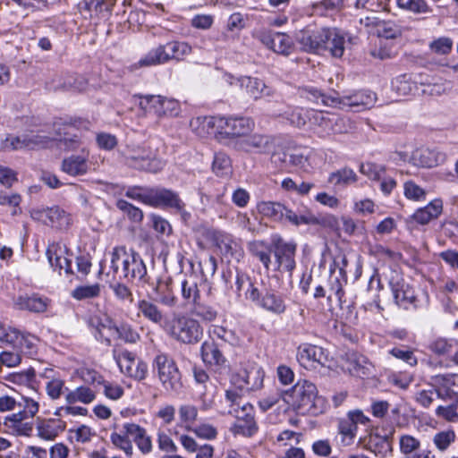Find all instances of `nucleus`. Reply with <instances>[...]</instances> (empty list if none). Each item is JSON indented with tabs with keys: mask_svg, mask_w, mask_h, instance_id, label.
<instances>
[{
	"mask_svg": "<svg viewBox=\"0 0 458 458\" xmlns=\"http://www.w3.org/2000/svg\"><path fill=\"white\" fill-rule=\"evenodd\" d=\"M116 207L133 222H140L143 218L142 211L125 200H118Z\"/></svg>",
	"mask_w": 458,
	"mask_h": 458,
	"instance_id": "58",
	"label": "nucleus"
},
{
	"mask_svg": "<svg viewBox=\"0 0 458 458\" xmlns=\"http://www.w3.org/2000/svg\"><path fill=\"white\" fill-rule=\"evenodd\" d=\"M458 374H445L436 375L432 377L434 386L436 387L437 395L438 398L445 400L454 395L455 387L453 384L454 377Z\"/></svg>",
	"mask_w": 458,
	"mask_h": 458,
	"instance_id": "29",
	"label": "nucleus"
},
{
	"mask_svg": "<svg viewBox=\"0 0 458 458\" xmlns=\"http://www.w3.org/2000/svg\"><path fill=\"white\" fill-rule=\"evenodd\" d=\"M393 293L396 303L406 307L408 304H413L416 300L414 290L407 284H398L393 288Z\"/></svg>",
	"mask_w": 458,
	"mask_h": 458,
	"instance_id": "39",
	"label": "nucleus"
},
{
	"mask_svg": "<svg viewBox=\"0 0 458 458\" xmlns=\"http://www.w3.org/2000/svg\"><path fill=\"white\" fill-rule=\"evenodd\" d=\"M329 181L335 184H350L357 181V175L352 169L344 168L331 174Z\"/></svg>",
	"mask_w": 458,
	"mask_h": 458,
	"instance_id": "53",
	"label": "nucleus"
},
{
	"mask_svg": "<svg viewBox=\"0 0 458 458\" xmlns=\"http://www.w3.org/2000/svg\"><path fill=\"white\" fill-rule=\"evenodd\" d=\"M158 294V301L167 307H174L177 302V298L170 287L168 283H159L157 286Z\"/></svg>",
	"mask_w": 458,
	"mask_h": 458,
	"instance_id": "47",
	"label": "nucleus"
},
{
	"mask_svg": "<svg viewBox=\"0 0 458 458\" xmlns=\"http://www.w3.org/2000/svg\"><path fill=\"white\" fill-rule=\"evenodd\" d=\"M437 394L436 387L434 384L431 386L429 389H420L418 390L415 394V401L423 408H428L433 401L434 395Z\"/></svg>",
	"mask_w": 458,
	"mask_h": 458,
	"instance_id": "64",
	"label": "nucleus"
},
{
	"mask_svg": "<svg viewBox=\"0 0 458 458\" xmlns=\"http://www.w3.org/2000/svg\"><path fill=\"white\" fill-rule=\"evenodd\" d=\"M104 319L100 318L96 326L97 334L96 337L98 339L103 340L106 343V344L110 345L112 339L114 335V323L107 317L104 316Z\"/></svg>",
	"mask_w": 458,
	"mask_h": 458,
	"instance_id": "43",
	"label": "nucleus"
},
{
	"mask_svg": "<svg viewBox=\"0 0 458 458\" xmlns=\"http://www.w3.org/2000/svg\"><path fill=\"white\" fill-rule=\"evenodd\" d=\"M148 205L153 208H171L181 214L183 220H187L191 215L185 210V203L179 194L164 187L149 188Z\"/></svg>",
	"mask_w": 458,
	"mask_h": 458,
	"instance_id": "9",
	"label": "nucleus"
},
{
	"mask_svg": "<svg viewBox=\"0 0 458 458\" xmlns=\"http://www.w3.org/2000/svg\"><path fill=\"white\" fill-rule=\"evenodd\" d=\"M457 345L458 342L456 340L438 338L430 344L429 348L433 352L438 355H444L450 353L453 349H454V346Z\"/></svg>",
	"mask_w": 458,
	"mask_h": 458,
	"instance_id": "54",
	"label": "nucleus"
},
{
	"mask_svg": "<svg viewBox=\"0 0 458 458\" xmlns=\"http://www.w3.org/2000/svg\"><path fill=\"white\" fill-rule=\"evenodd\" d=\"M445 154L428 148L415 149L411 156V162L419 167H433L444 163Z\"/></svg>",
	"mask_w": 458,
	"mask_h": 458,
	"instance_id": "22",
	"label": "nucleus"
},
{
	"mask_svg": "<svg viewBox=\"0 0 458 458\" xmlns=\"http://www.w3.org/2000/svg\"><path fill=\"white\" fill-rule=\"evenodd\" d=\"M403 190L405 197L411 200L420 201L426 197L425 190L412 181L406 182L403 185Z\"/></svg>",
	"mask_w": 458,
	"mask_h": 458,
	"instance_id": "60",
	"label": "nucleus"
},
{
	"mask_svg": "<svg viewBox=\"0 0 458 458\" xmlns=\"http://www.w3.org/2000/svg\"><path fill=\"white\" fill-rule=\"evenodd\" d=\"M121 261L122 273L125 278H142L146 275V267L140 259L132 253L126 252L124 248H116V262Z\"/></svg>",
	"mask_w": 458,
	"mask_h": 458,
	"instance_id": "18",
	"label": "nucleus"
},
{
	"mask_svg": "<svg viewBox=\"0 0 458 458\" xmlns=\"http://www.w3.org/2000/svg\"><path fill=\"white\" fill-rule=\"evenodd\" d=\"M328 35V29H311L307 27L299 31L296 39L301 44L303 50L308 52L319 51L326 46L325 40L327 38Z\"/></svg>",
	"mask_w": 458,
	"mask_h": 458,
	"instance_id": "17",
	"label": "nucleus"
},
{
	"mask_svg": "<svg viewBox=\"0 0 458 458\" xmlns=\"http://www.w3.org/2000/svg\"><path fill=\"white\" fill-rule=\"evenodd\" d=\"M139 313L137 316L140 314L148 320L154 324H158L162 327L164 323V313L162 310L154 302L148 300H140L137 304Z\"/></svg>",
	"mask_w": 458,
	"mask_h": 458,
	"instance_id": "31",
	"label": "nucleus"
},
{
	"mask_svg": "<svg viewBox=\"0 0 458 458\" xmlns=\"http://www.w3.org/2000/svg\"><path fill=\"white\" fill-rule=\"evenodd\" d=\"M256 38L267 48L280 55H289L294 47L292 38L284 32L261 30Z\"/></svg>",
	"mask_w": 458,
	"mask_h": 458,
	"instance_id": "14",
	"label": "nucleus"
},
{
	"mask_svg": "<svg viewBox=\"0 0 458 458\" xmlns=\"http://www.w3.org/2000/svg\"><path fill=\"white\" fill-rule=\"evenodd\" d=\"M296 356L299 363L307 369H315L316 364L324 366L328 360L327 353L322 347L310 344H301Z\"/></svg>",
	"mask_w": 458,
	"mask_h": 458,
	"instance_id": "20",
	"label": "nucleus"
},
{
	"mask_svg": "<svg viewBox=\"0 0 458 458\" xmlns=\"http://www.w3.org/2000/svg\"><path fill=\"white\" fill-rule=\"evenodd\" d=\"M199 417V410L197 406L186 403H182L178 408V420L179 424L184 428L186 430L190 431L191 429Z\"/></svg>",
	"mask_w": 458,
	"mask_h": 458,
	"instance_id": "33",
	"label": "nucleus"
},
{
	"mask_svg": "<svg viewBox=\"0 0 458 458\" xmlns=\"http://www.w3.org/2000/svg\"><path fill=\"white\" fill-rule=\"evenodd\" d=\"M328 34L323 49L328 50L335 57H341L344 52V37L336 30L328 29Z\"/></svg>",
	"mask_w": 458,
	"mask_h": 458,
	"instance_id": "36",
	"label": "nucleus"
},
{
	"mask_svg": "<svg viewBox=\"0 0 458 458\" xmlns=\"http://www.w3.org/2000/svg\"><path fill=\"white\" fill-rule=\"evenodd\" d=\"M301 94L310 101L324 106L350 108L356 112L369 109L377 101L375 93L369 90H359L341 98L327 96L320 89L305 86L301 88Z\"/></svg>",
	"mask_w": 458,
	"mask_h": 458,
	"instance_id": "2",
	"label": "nucleus"
},
{
	"mask_svg": "<svg viewBox=\"0 0 458 458\" xmlns=\"http://www.w3.org/2000/svg\"><path fill=\"white\" fill-rule=\"evenodd\" d=\"M357 429L358 427L355 425V423L350 421L348 419L341 420L339 423L338 430L339 433L343 436V442L346 441V445L352 443L356 436Z\"/></svg>",
	"mask_w": 458,
	"mask_h": 458,
	"instance_id": "55",
	"label": "nucleus"
},
{
	"mask_svg": "<svg viewBox=\"0 0 458 458\" xmlns=\"http://www.w3.org/2000/svg\"><path fill=\"white\" fill-rule=\"evenodd\" d=\"M377 33L379 37L387 39L396 38L402 35V29L393 21H381Z\"/></svg>",
	"mask_w": 458,
	"mask_h": 458,
	"instance_id": "51",
	"label": "nucleus"
},
{
	"mask_svg": "<svg viewBox=\"0 0 458 458\" xmlns=\"http://www.w3.org/2000/svg\"><path fill=\"white\" fill-rule=\"evenodd\" d=\"M26 400H32L30 397H21L20 400H16L15 398L10 395H2L0 396V411H11L17 410L19 411L22 407H24Z\"/></svg>",
	"mask_w": 458,
	"mask_h": 458,
	"instance_id": "52",
	"label": "nucleus"
},
{
	"mask_svg": "<svg viewBox=\"0 0 458 458\" xmlns=\"http://www.w3.org/2000/svg\"><path fill=\"white\" fill-rule=\"evenodd\" d=\"M191 313L192 315L208 322L215 320L217 316V312L215 309L209 305L201 303L200 300L192 305Z\"/></svg>",
	"mask_w": 458,
	"mask_h": 458,
	"instance_id": "48",
	"label": "nucleus"
},
{
	"mask_svg": "<svg viewBox=\"0 0 458 458\" xmlns=\"http://www.w3.org/2000/svg\"><path fill=\"white\" fill-rule=\"evenodd\" d=\"M132 440L143 454L151 451V440L146 435L145 429L134 423H124L120 434H116V447L118 446L126 455L130 456L132 454Z\"/></svg>",
	"mask_w": 458,
	"mask_h": 458,
	"instance_id": "7",
	"label": "nucleus"
},
{
	"mask_svg": "<svg viewBox=\"0 0 458 458\" xmlns=\"http://www.w3.org/2000/svg\"><path fill=\"white\" fill-rule=\"evenodd\" d=\"M400 451L404 458H421L420 441L411 435H403L399 440Z\"/></svg>",
	"mask_w": 458,
	"mask_h": 458,
	"instance_id": "37",
	"label": "nucleus"
},
{
	"mask_svg": "<svg viewBox=\"0 0 458 458\" xmlns=\"http://www.w3.org/2000/svg\"><path fill=\"white\" fill-rule=\"evenodd\" d=\"M72 75H56L50 82H47V87L51 90H70L72 89Z\"/></svg>",
	"mask_w": 458,
	"mask_h": 458,
	"instance_id": "57",
	"label": "nucleus"
},
{
	"mask_svg": "<svg viewBox=\"0 0 458 458\" xmlns=\"http://www.w3.org/2000/svg\"><path fill=\"white\" fill-rule=\"evenodd\" d=\"M442 210L443 202L441 199H437L429 202L426 207L416 210L412 217L417 223L426 225L431 220L437 218Z\"/></svg>",
	"mask_w": 458,
	"mask_h": 458,
	"instance_id": "30",
	"label": "nucleus"
},
{
	"mask_svg": "<svg viewBox=\"0 0 458 458\" xmlns=\"http://www.w3.org/2000/svg\"><path fill=\"white\" fill-rule=\"evenodd\" d=\"M190 431L193 432L199 438L205 440H213L218 434L216 428L208 422L195 425Z\"/></svg>",
	"mask_w": 458,
	"mask_h": 458,
	"instance_id": "50",
	"label": "nucleus"
},
{
	"mask_svg": "<svg viewBox=\"0 0 458 458\" xmlns=\"http://www.w3.org/2000/svg\"><path fill=\"white\" fill-rule=\"evenodd\" d=\"M89 152L82 149L81 155H72L63 160L62 170L72 175H83L88 172Z\"/></svg>",
	"mask_w": 458,
	"mask_h": 458,
	"instance_id": "26",
	"label": "nucleus"
},
{
	"mask_svg": "<svg viewBox=\"0 0 458 458\" xmlns=\"http://www.w3.org/2000/svg\"><path fill=\"white\" fill-rule=\"evenodd\" d=\"M316 386L307 380L298 381L291 390L283 395L284 401L294 411H308L317 397Z\"/></svg>",
	"mask_w": 458,
	"mask_h": 458,
	"instance_id": "8",
	"label": "nucleus"
},
{
	"mask_svg": "<svg viewBox=\"0 0 458 458\" xmlns=\"http://www.w3.org/2000/svg\"><path fill=\"white\" fill-rule=\"evenodd\" d=\"M95 399V393L87 386H80L76 389L70 391L65 400L68 403H73L77 402L89 403Z\"/></svg>",
	"mask_w": 458,
	"mask_h": 458,
	"instance_id": "42",
	"label": "nucleus"
},
{
	"mask_svg": "<svg viewBox=\"0 0 458 458\" xmlns=\"http://www.w3.org/2000/svg\"><path fill=\"white\" fill-rule=\"evenodd\" d=\"M258 212L275 222H283L284 205L276 201H261L257 205Z\"/></svg>",
	"mask_w": 458,
	"mask_h": 458,
	"instance_id": "34",
	"label": "nucleus"
},
{
	"mask_svg": "<svg viewBox=\"0 0 458 458\" xmlns=\"http://www.w3.org/2000/svg\"><path fill=\"white\" fill-rule=\"evenodd\" d=\"M65 250L58 243L49 244L46 254L50 266L59 274L64 270L66 274L72 273L71 260L64 256Z\"/></svg>",
	"mask_w": 458,
	"mask_h": 458,
	"instance_id": "24",
	"label": "nucleus"
},
{
	"mask_svg": "<svg viewBox=\"0 0 458 458\" xmlns=\"http://www.w3.org/2000/svg\"><path fill=\"white\" fill-rule=\"evenodd\" d=\"M0 341L5 342L12 344L17 343L22 347L23 342L27 344V347H30L27 337H25L20 331L15 328L7 327L0 321Z\"/></svg>",
	"mask_w": 458,
	"mask_h": 458,
	"instance_id": "38",
	"label": "nucleus"
},
{
	"mask_svg": "<svg viewBox=\"0 0 458 458\" xmlns=\"http://www.w3.org/2000/svg\"><path fill=\"white\" fill-rule=\"evenodd\" d=\"M48 305L49 300L37 293L21 295L14 301V307L17 310L37 313L46 311Z\"/></svg>",
	"mask_w": 458,
	"mask_h": 458,
	"instance_id": "25",
	"label": "nucleus"
},
{
	"mask_svg": "<svg viewBox=\"0 0 458 458\" xmlns=\"http://www.w3.org/2000/svg\"><path fill=\"white\" fill-rule=\"evenodd\" d=\"M453 47V41L447 37H442L432 41L429 45L430 50L437 55H446Z\"/></svg>",
	"mask_w": 458,
	"mask_h": 458,
	"instance_id": "62",
	"label": "nucleus"
},
{
	"mask_svg": "<svg viewBox=\"0 0 458 458\" xmlns=\"http://www.w3.org/2000/svg\"><path fill=\"white\" fill-rule=\"evenodd\" d=\"M249 250L257 258L267 270L271 265V253L274 252L271 246L263 241H253L249 243Z\"/></svg>",
	"mask_w": 458,
	"mask_h": 458,
	"instance_id": "32",
	"label": "nucleus"
},
{
	"mask_svg": "<svg viewBox=\"0 0 458 458\" xmlns=\"http://www.w3.org/2000/svg\"><path fill=\"white\" fill-rule=\"evenodd\" d=\"M191 53V47L182 41H171L152 48L142 57L138 64L140 67L155 66L165 64L170 60H182Z\"/></svg>",
	"mask_w": 458,
	"mask_h": 458,
	"instance_id": "5",
	"label": "nucleus"
},
{
	"mask_svg": "<svg viewBox=\"0 0 458 458\" xmlns=\"http://www.w3.org/2000/svg\"><path fill=\"white\" fill-rule=\"evenodd\" d=\"M28 148L26 134L21 136L7 135L0 137V151H14Z\"/></svg>",
	"mask_w": 458,
	"mask_h": 458,
	"instance_id": "41",
	"label": "nucleus"
},
{
	"mask_svg": "<svg viewBox=\"0 0 458 458\" xmlns=\"http://www.w3.org/2000/svg\"><path fill=\"white\" fill-rule=\"evenodd\" d=\"M237 81L240 88L244 89L254 100H258L265 97H273L275 94V90L271 87L266 85L265 82L259 78L242 76L237 79Z\"/></svg>",
	"mask_w": 458,
	"mask_h": 458,
	"instance_id": "21",
	"label": "nucleus"
},
{
	"mask_svg": "<svg viewBox=\"0 0 458 458\" xmlns=\"http://www.w3.org/2000/svg\"><path fill=\"white\" fill-rule=\"evenodd\" d=\"M331 117L332 116L327 114L315 110L310 111L309 114L310 121L322 128V130L327 134H329Z\"/></svg>",
	"mask_w": 458,
	"mask_h": 458,
	"instance_id": "61",
	"label": "nucleus"
},
{
	"mask_svg": "<svg viewBox=\"0 0 458 458\" xmlns=\"http://www.w3.org/2000/svg\"><path fill=\"white\" fill-rule=\"evenodd\" d=\"M181 292L186 304L193 305L200 300L198 282L193 276H190L182 282Z\"/></svg>",
	"mask_w": 458,
	"mask_h": 458,
	"instance_id": "35",
	"label": "nucleus"
},
{
	"mask_svg": "<svg viewBox=\"0 0 458 458\" xmlns=\"http://www.w3.org/2000/svg\"><path fill=\"white\" fill-rule=\"evenodd\" d=\"M155 365L159 380L167 391L177 392L182 388L181 374L172 359L159 353L155 358Z\"/></svg>",
	"mask_w": 458,
	"mask_h": 458,
	"instance_id": "10",
	"label": "nucleus"
},
{
	"mask_svg": "<svg viewBox=\"0 0 458 458\" xmlns=\"http://www.w3.org/2000/svg\"><path fill=\"white\" fill-rule=\"evenodd\" d=\"M392 87L394 90L402 97L410 96L415 94V90H419V87L415 82L411 81L408 75L403 74L395 78L392 81Z\"/></svg>",
	"mask_w": 458,
	"mask_h": 458,
	"instance_id": "40",
	"label": "nucleus"
},
{
	"mask_svg": "<svg viewBox=\"0 0 458 458\" xmlns=\"http://www.w3.org/2000/svg\"><path fill=\"white\" fill-rule=\"evenodd\" d=\"M116 363L121 372L130 377L140 380L147 375V364L138 360L133 352L127 351L121 352Z\"/></svg>",
	"mask_w": 458,
	"mask_h": 458,
	"instance_id": "19",
	"label": "nucleus"
},
{
	"mask_svg": "<svg viewBox=\"0 0 458 458\" xmlns=\"http://www.w3.org/2000/svg\"><path fill=\"white\" fill-rule=\"evenodd\" d=\"M454 440L455 433L452 429L440 431L433 437L434 445L441 452L447 450Z\"/></svg>",
	"mask_w": 458,
	"mask_h": 458,
	"instance_id": "49",
	"label": "nucleus"
},
{
	"mask_svg": "<svg viewBox=\"0 0 458 458\" xmlns=\"http://www.w3.org/2000/svg\"><path fill=\"white\" fill-rule=\"evenodd\" d=\"M420 84L421 86L420 92L424 95L439 96L446 89L445 85L441 81H420Z\"/></svg>",
	"mask_w": 458,
	"mask_h": 458,
	"instance_id": "63",
	"label": "nucleus"
},
{
	"mask_svg": "<svg viewBox=\"0 0 458 458\" xmlns=\"http://www.w3.org/2000/svg\"><path fill=\"white\" fill-rule=\"evenodd\" d=\"M310 111H306L301 107H288L282 114L284 118L296 127H302L306 124L309 118Z\"/></svg>",
	"mask_w": 458,
	"mask_h": 458,
	"instance_id": "44",
	"label": "nucleus"
},
{
	"mask_svg": "<svg viewBox=\"0 0 458 458\" xmlns=\"http://www.w3.org/2000/svg\"><path fill=\"white\" fill-rule=\"evenodd\" d=\"M399 8L414 13H423L428 11V5L424 0H396Z\"/></svg>",
	"mask_w": 458,
	"mask_h": 458,
	"instance_id": "56",
	"label": "nucleus"
},
{
	"mask_svg": "<svg viewBox=\"0 0 458 458\" xmlns=\"http://www.w3.org/2000/svg\"><path fill=\"white\" fill-rule=\"evenodd\" d=\"M202 360L209 366H223L226 360L214 341H205L201 345Z\"/></svg>",
	"mask_w": 458,
	"mask_h": 458,
	"instance_id": "28",
	"label": "nucleus"
},
{
	"mask_svg": "<svg viewBox=\"0 0 458 458\" xmlns=\"http://www.w3.org/2000/svg\"><path fill=\"white\" fill-rule=\"evenodd\" d=\"M140 106L146 113H153L157 116L177 114L179 109L177 101L161 96L142 97Z\"/></svg>",
	"mask_w": 458,
	"mask_h": 458,
	"instance_id": "15",
	"label": "nucleus"
},
{
	"mask_svg": "<svg viewBox=\"0 0 458 458\" xmlns=\"http://www.w3.org/2000/svg\"><path fill=\"white\" fill-rule=\"evenodd\" d=\"M99 292L100 289L98 284L83 285L75 288L72 292V296L76 300H84L98 296Z\"/></svg>",
	"mask_w": 458,
	"mask_h": 458,
	"instance_id": "59",
	"label": "nucleus"
},
{
	"mask_svg": "<svg viewBox=\"0 0 458 458\" xmlns=\"http://www.w3.org/2000/svg\"><path fill=\"white\" fill-rule=\"evenodd\" d=\"M162 328L174 340L187 344L199 342L203 334L199 321L182 312H174L171 318H165Z\"/></svg>",
	"mask_w": 458,
	"mask_h": 458,
	"instance_id": "4",
	"label": "nucleus"
},
{
	"mask_svg": "<svg viewBox=\"0 0 458 458\" xmlns=\"http://www.w3.org/2000/svg\"><path fill=\"white\" fill-rule=\"evenodd\" d=\"M212 169L219 176L227 175L231 172V159L224 152H217L214 156Z\"/></svg>",
	"mask_w": 458,
	"mask_h": 458,
	"instance_id": "46",
	"label": "nucleus"
},
{
	"mask_svg": "<svg viewBox=\"0 0 458 458\" xmlns=\"http://www.w3.org/2000/svg\"><path fill=\"white\" fill-rule=\"evenodd\" d=\"M296 244L278 240L274 245V256L276 268L280 273H287L290 276L296 267Z\"/></svg>",
	"mask_w": 458,
	"mask_h": 458,
	"instance_id": "13",
	"label": "nucleus"
},
{
	"mask_svg": "<svg viewBox=\"0 0 458 458\" xmlns=\"http://www.w3.org/2000/svg\"><path fill=\"white\" fill-rule=\"evenodd\" d=\"M31 216L57 229H66L72 222L71 216L59 207L35 209L31 212Z\"/></svg>",
	"mask_w": 458,
	"mask_h": 458,
	"instance_id": "16",
	"label": "nucleus"
},
{
	"mask_svg": "<svg viewBox=\"0 0 458 458\" xmlns=\"http://www.w3.org/2000/svg\"><path fill=\"white\" fill-rule=\"evenodd\" d=\"M203 128L214 133L217 141L236 151L248 154L271 155L274 162H285L277 151L281 140L277 137L251 133L255 128L252 119L245 116H209L202 120Z\"/></svg>",
	"mask_w": 458,
	"mask_h": 458,
	"instance_id": "1",
	"label": "nucleus"
},
{
	"mask_svg": "<svg viewBox=\"0 0 458 458\" xmlns=\"http://www.w3.org/2000/svg\"><path fill=\"white\" fill-rule=\"evenodd\" d=\"M159 145L161 143L157 140H150L142 145L132 143L126 146L122 155L129 165L136 169L157 173L165 165V163L157 158Z\"/></svg>",
	"mask_w": 458,
	"mask_h": 458,
	"instance_id": "3",
	"label": "nucleus"
},
{
	"mask_svg": "<svg viewBox=\"0 0 458 458\" xmlns=\"http://www.w3.org/2000/svg\"><path fill=\"white\" fill-rule=\"evenodd\" d=\"M264 372L255 364H250L242 369L231 377V383L240 390L253 391L262 386Z\"/></svg>",
	"mask_w": 458,
	"mask_h": 458,
	"instance_id": "12",
	"label": "nucleus"
},
{
	"mask_svg": "<svg viewBox=\"0 0 458 458\" xmlns=\"http://www.w3.org/2000/svg\"><path fill=\"white\" fill-rule=\"evenodd\" d=\"M64 428L63 421L55 419L38 420L36 426L38 437L47 441L54 440Z\"/></svg>",
	"mask_w": 458,
	"mask_h": 458,
	"instance_id": "27",
	"label": "nucleus"
},
{
	"mask_svg": "<svg viewBox=\"0 0 458 458\" xmlns=\"http://www.w3.org/2000/svg\"><path fill=\"white\" fill-rule=\"evenodd\" d=\"M38 402L26 400L24 407L4 418V426L13 436L30 437L34 428L32 419L38 413Z\"/></svg>",
	"mask_w": 458,
	"mask_h": 458,
	"instance_id": "6",
	"label": "nucleus"
},
{
	"mask_svg": "<svg viewBox=\"0 0 458 458\" xmlns=\"http://www.w3.org/2000/svg\"><path fill=\"white\" fill-rule=\"evenodd\" d=\"M249 288L246 291V298L255 302L262 309L276 313L282 314L284 312L286 306L280 295L273 292L267 291L262 294L258 288L254 287L250 282H248Z\"/></svg>",
	"mask_w": 458,
	"mask_h": 458,
	"instance_id": "11",
	"label": "nucleus"
},
{
	"mask_svg": "<svg viewBox=\"0 0 458 458\" xmlns=\"http://www.w3.org/2000/svg\"><path fill=\"white\" fill-rule=\"evenodd\" d=\"M354 128L353 122L345 116H335L332 115L329 134H342V133H349Z\"/></svg>",
	"mask_w": 458,
	"mask_h": 458,
	"instance_id": "45",
	"label": "nucleus"
},
{
	"mask_svg": "<svg viewBox=\"0 0 458 458\" xmlns=\"http://www.w3.org/2000/svg\"><path fill=\"white\" fill-rule=\"evenodd\" d=\"M283 221H287L295 226L318 223L314 214L303 204L297 205L294 208L284 206Z\"/></svg>",
	"mask_w": 458,
	"mask_h": 458,
	"instance_id": "23",
	"label": "nucleus"
}]
</instances>
